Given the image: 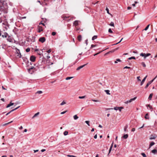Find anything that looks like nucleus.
Returning <instances> with one entry per match:
<instances>
[{"instance_id": "1", "label": "nucleus", "mask_w": 157, "mask_h": 157, "mask_svg": "<svg viewBox=\"0 0 157 157\" xmlns=\"http://www.w3.org/2000/svg\"><path fill=\"white\" fill-rule=\"evenodd\" d=\"M15 49L16 50V53L17 54V56L19 58H21V55L20 50L17 48H16Z\"/></svg>"}, {"instance_id": "2", "label": "nucleus", "mask_w": 157, "mask_h": 157, "mask_svg": "<svg viewBox=\"0 0 157 157\" xmlns=\"http://www.w3.org/2000/svg\"><path fill=\"white\" fill-rule=\"evenodd\" d=\"M157 77V76H156L153 79H152V80L146 84V86H145V89L147 88V87L148 86L153 82V81Z\"/></svg>"}, {"instance_id": "3", "label": "nucleus", "mask_w": 157, "mask_h": 157, "mask_svg": "<svg viewBox=\"0 0 157 157\" xmlns=\"http://www.w3.org/2000/svg\"><path fill=\"white\" fill-rule=\"evenodd\" d=\"M136 98V97H134L132 98L130 100L124 102V103L128 104L131 102L135 100Z\"/></svg>"}, {"instance_id": "4", "label": "nucleus", "mask_w": 157, "mask_h": 157, "mask_svg": "<svg viewBox=\"0 0 157 157\" xmlns=\"http://www.w3.org/2000/svg\"><path fill=\"white\" fill-rule=\"evenodd\" d=\"M157 137V136L155 134H151V136L150 137V140H155V139Z\"/></svg>"}, {"instance_id": "5", "label": "nucleus", "mask_w": 157, "mask_h": 157, "mask_svg": "<svg viewBox=\"0 0 157 157\" xmlns=\"http://www.w3.org/2000/svg\"><path fill=\"white\" fill-rule=\"evenodd\" d=\"M36 57L34 56H30V60L32 62H34L35 61Z\"/></svg>"}, {"instance_id": "6", "label": "nucleus", "mask_w": 157, "mask_h": 157, "mask_svg": "<svg viewBox=\"0 0 157 157\" xmlns=\"http://www.w3.org/2000/svg\"><path fill=\"white\" fill-rule=\"evenodd\" d=\"M46 39L44 37H41L39 38V41L42 43H43L45 41Z\"/></svg>"}, {"instance_id": "7", "label": "nucleus", "mask_w": 157, "mask_h": 157, "mask_svg": "<svg viewBox=\"0 0 157 157\" xmlns=\"http://www.w3.org/2000/svg\"><path fill=\"white\" fill-rule=\"evenodd\" d=\"M37 32L38 33H40V32L42 31L43 30L42 27L39 25H38L37 26Z\"/></svg>"}, {"instance_id": "8", "label": "nucleus", "mask_w": 157, "mask_h": 157, "mask_svg": "<svg viewBox=\"0 0 157 157\" xmlns=\"http://www.w3.org/2000/svg\"><path fill=\"white\" fill-rule=\"evenodd\" d=\"M87 63H86V64H84L82 65V66H81L79 67H78L77 69H76V70L77 71H78L79 70H80V69H81V68H82L83 67H84L87 64Z\"/></svg>"}, {"instance_id": "9", "label": "nucleus", "mask_w": 157, "mask_h": 157, "mask_svg": "<svg viewBox=\"0 0 157 157\" xmlns=\"http://www.w3.org/2000/svg\"><path fill=\"white\" fill-rule=\"evenodd\" d=\"M146 106L147 107L148 109L150 110L151 111V112L152 111V108L151 106L150 105H146Z\"/></svg>"}, {"instance_id": "10", "label": "nucleus", "mask_w": 157, "mask_h": 157, "mask_svg": "<svg viewBox=\"0 0 157 157\" xmlns=\"http://www.w3.org/2000/svg\"><path fill=\"white\" fill-rule=\"evenodd\" d=\"M147 75H146L145 76V77L144 78V79L142 80V81L141 82V84H140V85L141 86H142L143 85V84H144V82H145L147 77Z\"/></svg>"}, {"instance_id": "11", "label": "nucleus", "mask_w": 157, "mask_h": 157, "mask_svg": "<svg viewBox=\"0 0 157 157\" xmlns=\"http://www.w3.org/2000/svg\"><path fill=\"white\" fill-rule=\"evenodd\" d=\"M78 24V21L76 20L74 21L73 25L75 26H77Z\"/></svg>"}, {"instance_id": "12", "label": "nucleus", "mask_w": 157, "mask_h": 157, "mask_svg": "<svg viewBox=\"0 0 157 157\" xmlns=\"http://www.w3.org/2000/svg\"><path fill=\"white\" fill-rule=\"evenodd\" d=\"M8 35V34L7 33L5 32L4 33V34L2 35V37L3 38L5 37L6 38Z\"/></svg>"}, {"instance_id": "13", "label": "nucleus", "mask_w": 157, "mask_h": 157, "mask_svg": "<svg viewBox=\"0 0 157 157\" xmlns=\"http://www.w3.org/2000/svg\"><path fill=\"white\" fill-rule=\"evenodd\" d=\"M155 144V143L154 142H151L149 145V148H150V147H151L153 146Z\"/></svg>"}, {"instance_id": "14", "label": "nucleus", "mask_w": 157, "mask_h": 157, "mask_svg": "<svg viewBox=\"0 0 157 157\" xmlns=\"http://www.w3.org/2000/svg\"><path fill=\"white\" fill-rule=\"evenodd\" d=\"M14 104V103H12L10 102V103L9 104H8L7 106H6V108H8L10 107V106L13 105Z\"/></svg>"}, {"instance_id": "15", "label": "nucleus", "mask_w": 157, "mask_h": 157, "mask_svg": "<svg viewBox=\"0 0 157 157\" xmlns=\"http://www.w3.org/2000/svg\"><path fill=\"white\" fill-rule=\"evenodd\" d=\"M119 108H123L122 107H114V110H118V109H119Z\"/></svg>"}, {"instance_id": "16", "label": "nucleus", "mask_w": 157, "mask_h": 157, "mask_svg": "<svg viewBox=\"0 0 157 157\" xmlns=\"http://www.w3.org/2000/svg\"><path fill=\"white\" fill-rule=\"evenodd\" d=\"M78 40L79 41H81L82 40V36L81 35H79L78 37Z\"/></svg>"}, {"instance_id": "17", "label": "nucleus", "mask_w": 157, "mask_h": 157, "mask_svg": "<svg viewBox=\"0 0 157 157\" xmlns=\"http://www.w3.org/2000/svg\"><path fill=\"white\" fill-rule=\"evenodd\" d=\"M152 96H153V94L152 93L151 94L149 95V96L148 97V99L150 100H151L152 98Z\"/></svg>"}, {"instance_id": "18", "label": "nucleus", "mask_w": 157, "mask_h": 157, "mask_svg": "<svg viewBox=\"0 0 157 157\" xmlns=\"http://www.w3.org/2000/svg\"><path fill=\"white\" fill-rule=\"evenodd\" d=\"M128 134L124 135L123 136V138L125 139H126L128 138Z\"/></svg>"}, {"instance_id": "19", "label": "nucleus", "mask_w": 157, "mask_h": 157, "mask_svg": "<svg viewBox=\"0 0 157 157\" xmlns=\"http://www.w3.org/2000/svg\"><path fill=\"white\" fill-rule=\"evenodd\" d=\"M97 38V36L96 35L92 37V40H94L95 39H96Z\"/></svg>"}, {"instance_id": "20", "label": "nucleus", "mask_w": 157, "mask_h": 157, "mask_svg": "<svg viewBox=\"0 0 157 157\" xmlns=\"http://www.w3.org/2000/svg\"><path fill=\"white\" fill-rule=\"evenodd\" d=\"M105 91L106 92L107 94L108 95L110 94V93H109L110 91L109 90H105Z\"/></svg>"}, {"instance_id": "21", "label": "nucleus", "mask_w": 157, "mask_h": 157, "mask_svg": "<svg viewBox=\"0 0 157 157\" xmlns=\"http://www.w3.org/2000/svg\"><path fill=\"white\" fill-rule=\"evenodd\" d=\"M73 118L75 120H76L78 118V117L77 115H75L73 116Z\"/></svg>"}, {"instance_id": "22", "label": "nucleus", "mask_w": 157, "mask_h": 157, "mask_svg": "<svg viewBox=\"0 0 157 157\" xmlns=\"http://www.w3.org/2000/svg\"><path fill=\"white\" fill-rule=\"evenodd\" d=\"M151 152L154 154H155L156 153V149H153L151 151Z\"/></svg>"}, {"instance_id": "23", "label": "nucleus", "mask_w": 157, "mask_h": 157, "mask_svg": "<svg viewBox=\"0 0 157 157\" xmlns=\"http://www.w3.org/2000/svg\"><path fill=\"white\" fill-rule=\"evenodd\" d=\"M145 118L146 119H149L148 115V113H147L146 114L145 116Z\"/></svg>"}, {"instance_id": "24", "label": "nucleus", "mask_w": 157, "mask_h": 157, "mask_svg": "<svg viewBox=\"0 0 157 157\" xmlns=\"http://www.w3.org/2000/svg\"><path fill=\"white\" fill-rule=\"evenodd\" d=\"M73 78V77H67L66 78V80H69Z\"/></svg>"}, {"instance_id": "25", "label": "nucleus", "mask_w": 157, "mask_h": 157, "mask_svg": "<svg viewBox=\"0 0 157 157\" xmlns=\"http://www.w3.org/2000/svg\"><path fill=\"white\" fill-rule=\"evenodd\" d=\"M39 114V112H37V113H36V114H35L33 116V118H34V117H35L37 116Z\"/></svg>"}, {"instance_id": "26", "label": "nucleus", "mask_w": 157, "mask_h": 157, "mask_svg": "<svg viewBox=\"0 0 157 157\" xmlns=\"http://www.w3.org/2000/svg\"><path fill=\"white\" fill-rule=\"evenodd\" d=\"M128 59L129 60H131V59H136V58L134 56H132L130 57H129L128 58Z\"/></svg>"}, {"instance_id": "27", "label": "nucleus", "mask_w": 157, "mask_h": 157, "mask_svg": "<svg viewBox=\"0 0 157 157\" xmlns=\"http://www.w3.org/2000/svg\"><path fill=\"white\" fill-rule=\"evenodd\" d=\"M141 64L144 67H146V65L144 62H142L141 63Z\"/></svg>"}, {"instance_id": "28", "label": "nucleus", "mask_w": 157, "mask_h": 157, "mask_svg": "<svg viewBox=\"0 0 157 157\" xmlns=\"http://www.w3.org/2000/svg\"><path fill=\"white\" fill-rule=\"evenodd\" d=\"M109 25L111 26H114V23L113 22H111Z\"/></svg>"}, {"instance_id": "29", "label": "nucleus", "mask_w": 157, "mask_h": 157, "mask_svg": "<svg viewBox=\"0 0 157 157\" xmlns=\"http://www.w3.org/2000/svg\"><path fill=\"white\" fill-rule=\"evenodd\" d=\"M66 104V102L64 101H63L60 104L61 105H62Z\"/></svg>"}, {"instance_id": "30", "label": "nucleus", "mask_w": 157, "mask_h": 157, "mask_svg": "<svg viewBox=\"0 0 157 157\" xmlns=\"http://www.w3.org/2000/svg\"><path fill=\"white\" fill-rule=\"evenodd\" d=\"M150 26V25H148L145 28V29H144V30L146 31L147 30L149 26Z\"/></svg>"}, {"instance_id": "31", "label": "nucleus", "mask_w": 157, "mask_h": 157, "mask_svg": "<svg viewBox=\"0 0 157 157\" xmlns=\"http://www.w3.org/2000/svg\"><path fill=\"white\" fill-rule=\"evenodd\" d=\"M128 127V126L127 125H126L124 127V132H126L127 130V128Z\"/></svg>"}, {"instance_id": "32", "label": "nucleus", "mask_w": 157, "mask_h": 157, "mask_svg": "<svg viewBox=\"0 0 157 157\" xmlns=\"http://www.w3.org/2000/svg\"><path fill=\"white\" fill-rule=\"evenodd\" d=\"M141 155L143 156V157H146V154L144 153H141Z\"/></svg>"}, {"instance_id": "33", "label": "nucleus", "mask_w": 157, "mask_h": 157, "mask_svg": "<svg viewBox=\"0 0 157 157\" xmlns=\"http://www.w3.org/2000/svg\"><path fill=\"white\" fill-rule=\"evenodd\" d=\"M145 55V53H140V55L141 56H142V57H144V56Z\"/></svg>"}, {"instance_id": "34", "label": "nucleus", "mask_w": 157, "mask_h": 157, "mask_svg": "<svg viewBox=\"0 0 157 157\" xmlns=\"http://www.w3.org/2000/svg\"><path fill=\"white\" fill-rule=\"evenodd\" d=\"M85 97H86L85 96H79L78 97V98L79 99H82V98H85Z\"/></svg>"}, {"instance_id": "35", "label": "nucleus", "mask_w": 157, "mask_h": 157, "mask_svg": "<svg viewBox=\"0 0 157 157\" xmlns=\"http://www.w3.org/2000/svg\"><path fill=\"white\" fill-rule=\"evenodd\" d=\"M123 38H122L121 39V40H120V41H119V42H117V43H116V44H113V45H116V44H118L119 43H120V42H121V41L122 40H123Z\"/></svg>"}, {"instance_id": "36", "label": "nucleus", "mask_w": 157, "mask_h": 157, "mask_svg": "<svg viewBox=\"0 0 157 157\" xmlns=\"http://www.w3.org/2000/svg\"><path fill=\"white\" fill-rule=\"evenodd\" d=\"M30 50V48H27L26 49V51L27 52H29Z\"/></svg>"}, {"instance_id": "37", "label": "nucleus", "mask_w": 157, "mask_h": 157, "mask_svg": "<svg viewBox=\"0 0 157 157\" xmlns=\"http://www.w3.org/2000/svg\"><path fill=\"white\" fill-rule=\"evenodd\" d=\"M43 93L42 91H38L36 92V93H37L38 94H41Z\"/></svg>"}, {"instance_id": "38", "label": "nucleus", "mask_w": 157, "mask_h": 157, "mask_svg": "<svg viewBox=\"0 0 157 157\" xmlns=\"http://www.w3.org/2000/svg\"><path fill=\"white\" fill-rule=\"evenodd\" d=\"M68 132H67V131H65L64 133H63V134L64 135H65V136H66L68 134Z\"/></svg>"}, {"instance_id": "39", "label": "nucleus", "mask_w": 157, "mask_h": 157, "mask_svg": "<svg viewBox=\"0 0 157 157\" xmlns=\"http://www.w3.org/2000/svg\"><path fill=\"white\" fill-rule=\"evenodd\" d=\"M85 122L89 126H90V125L89 124V121H85Z\"/></svg>"}, {"instance_id": "40", "label": "nucleus", "mask_w": 157, "mask_h": 157, "mask_svg": "<svg viewBox=\"0 0 157 157\" xmlns=\"http://www.w3.org/2000/svg\"><path fill=\"white\" fill-rule=\"evenodd\" d=\"M13 111V110H10L9 112L8 113H7L6 114V116L8 115H9V114H10L11 112H12Z\"/></svg>"}, {"instance_id": "41", "label": "nucleus", "mask_w": 157, "mask_h": 157, "mask_svg": "<svg viewBox=\"0 0 157 157\" xmlns=\"http://www.w3.org/2000/svg\"><path fill=\"white\" fill-rule=\"evenodd\" d=\"M56 32H53L52 33V36H55L56 35Z\"/></svg>"}, {"instance_id": "42", "label": "nucleus", "mask_w": 157, "mask_h": 157, "mask_svg": "<svg viewBox=\"0 0 157 157\" xmlns=\"http://www.w3.org/2000/svg\"><path fill=\"white\" fill-rule=\"evenodd\" d=\"M96 46V45H93V44H92L91 45V47L90 48H93V47H95Z\"/></svg>"}, {"instance_id": "43", "label": "nucleus", "mask_w": 157, "mask_h": 157, "mask_svg": "<svg viewBox=\"0 0 157 157\" xmlns=\"http://www.w3.org/2000/svg\"><path fill=\"white\" fill-rule=\"evenodd\" d=\"M108 32L109 33H112L113 32L111 29H109Z\"/></svg>"}, {"instance_id": "44", "label": "nucleus", "mask_w": 157, "mask_h": 157, "mask_svg": "<svg viewBox=\"0 0 157 157\" xmlns=\"http://www.w3.org/2000/svg\"><path fill=\"white\" fill-rule=\"evenodd\" d=\"M145 55L147 57L151 55V54L149 53H147L146 54H145Z\"/></svg>"}, {"instance_id": "45", "label": "nucleus", "mask_w": 157, "mask_h": 157, "mask_svg": "<svg viewBox=\"0 0 157 157\" xmlns=\"http://www.w3.org/2000/svg\"><path fill=\"white\" fill-rule=\"evenodd\" d=\"M91 100L93 101H94V102H98L99 101L98 100H95V99H92Z\"/></svg>"}, {"instance_id": "46", "label": "nucleus", "mask_w": 157, "mask_h": 157, "mask_svg": "<svg viewBox=\"0 0 157 157\" xmlns=\"http://www.w3.org/2000/svg\"><path fill=\"white\" fill-rule=\"evenodd\" d=\"M130 68V67H128L127 66L125 67L124 69H129Z\"/></svg>"}, {"instance_id": "47", "label": "nucleus", "mask_w": 157, "mask_h": 157, "mask_svg": "<svg viewBox=\"0 0 157 157\" xmlns=\"http://www.w3.org/2000/svg\"><path fill=\"white\" fill-rule=\"evenodd\" d=\"M39 24L40 25H43V26H45V24L43 23H42L41 22H40Z\"/></svg>"}, {"instance_id": "48", "label": "nucleus", "mask_w": 157, "mask_h": 157, "mask_svg": "<svg viewBox=\"0 0 157 157\" xmlns=\"http://www.w3.org/2000/svg\"><path fill=\"white\" fill-rule=\"evenodd\" d=\"M34 68L33 67H32L31 68H30L29 69V71H31V70H32V69H33Z\"/></svg>"}, {"instance_id": "49", "label": "nucleus", "mask_w": 157, "mask_h": 157, "mask_svg": "<svg viewBox=\"0 0 157 157\" xmlns=\"http://www.w3.org/2000/svg\"><path fill=\"white\" fill-rule=\"evenodd\" d=\"M20 106H19L18 107H17L16 108L13 109H12V110H13V111L17 109H18L19 107H20Z\"/></svg>"}, {"instance_id": "50", "label": "nucleus", "mask_w": 157, "mask_h": 157, "mask_svg": "<svg viewBox=\"0 0 157 157\" xmlns=\"http://www.w3.org/2000/svg\"><path fill=\"white\" fill-rule=\"evenodd\" d=\"M137 80L138 81H141V79H140V76H138L137 77Z\"/></svg>"}, {"instance_id": "51", "label": "nucleus", "mask_w": 157, "mask_h": 157, "mask_svg": "<svg viewBox=\"0 0 157 157\" xmlns=\"http://www.w3.org/2000/svg\"><path fill=\"white\" fill-rule=\"evenodd\" d=\"M67 111H63V112H62L60 114H64Z\"/></svg>"}, {"instance_id": "52", "label": "nucleus", "mask_w": 157, "mask_h": 157, "mask_svg": "<svg viewBox=\"0 0 157 157\" xmlns=\"http://www.w3.org/2000/svg\"><path fill=\"white\" fill-rule=\"evenodd\" d=\"M106 10L107 11V13L109 14V10L108 9V8H106Z\"/></svg>"}, {"instance_id": "53", "label": "nucleus", "mask_w": 157, "mask_h": 157, "mask_svg": "<svg viewBox=\"0 0 157 157\" xmlns=\"http://www.w3.org/2000/svg\"><path fill=\"white\" fill-rule=\"evenodd\" d=\"M51 51V49H49V50H48V51H47V52L48 53H50Z\"/></svg>"}, {"instance_id": "54", "label": "nucleus", "mask_w": 157, "mask_h": 157, "mask_svg": "<svg viewBox=\"0 0 157 157\" xmlns=\"http://www.w3.org/2000/svg\"><path fill=\"white\" fill-rule=\"evenodd\" d=\"M135 131V128H133L132 129L131 131L134 132Z\"/></svg>"}, {"instance_id": "55", "label": "nucleus", "mask_w": 157, "mask_h": 157, "mask_svg": "<svg viewBox=\"0 0 157 157\" xmlns=\"http://www.w3.org/2000/svg\"><path fill=\"white\" fill-rule=\"evenodd\" d=\"M112 147H110V148L109 150V153L110 152V151L112 150Z\"/></svg>"}, {"instance_id": "56", "label": "nucleus", "mask_w": 157, "mask_h": 157, "mask_svg": "<svg viewBox=\"0 0 157 157\" xmlns=\"http://www.w3.org/2000/svg\"><path fill=\"white\" fill-rule=\"evenodd\" d=\"M112 147H110V148L109 150V153L110 152V151L112 150Z\"/></svg>"}, {"instance_id": "57", "label": "nucleus", "mask_w": 157, "mask_h": 157, "mask_svg": "<svg viewBox=\"0 0 157 157\" xmlns=\"http://www.w3.org/2000/svg\"><path fill=\"white\" fill-rule=\"evenodd\" d=\"M97 134H96L94 136V138L95 139H96L97 138Z\"/></svg>"}, {"instance_id": "58", "label": "nucleus", "mask_w": 157, "mask_h": 157, "mask_svg": "<svg viewBox=\"0 0 157 157\" xmlns=\"http://www.w3.org/2000/svg\"><path fill=\"white\" fill-rule=\"evenodd\" d=\"M46 151V150L45 149H42L41 150V152H44V151Z\"/></svg>"}, {"instance_id": "59", "label": "nucleus", "mask_w": 157, "mask_h": 157, "mask_svg": "<svg viewBox=\"0 0 157 157\" xmlns=\"http://www.w3.org/2000/svg\"><path fill=\"white\" fill-rule=\"evenodd\" d=\"M113 108H107L106 109V110H111V109H113Z\"/></svg>"}, {"instance_id": "60", "label": "nucleus", "mask_w": 157, "mask_h": 157, "mask_svg": "<svg viewBox=\"0 0 157 157\" xmlns=\"http://www.w3.org/2000/svg\"><path fill=\"white\" fill-rule=\"evenodd\" d=\"M116 61H118V62H121V60L119 59H116Z\"/></svg>"}, {"instance_id": "61", "label": "nucleus", "mask_w": 157, "mask_h": 157, "mask_svg": "<svg viewBox=\"0 0 157 157\" xmlns=\"http://www.w3.org/2000/svg\"><path fill=\"white\" fill-rule=\"evenodd\" d=\"M131 7H130V6H128V7H127V9L128 10H130L131 9Z\"/></svg>"}, {"instance_id": "62", "label": "nucleus", "mask_w": 157, "mask_h": 157, "mask_svg": "<svg viewBox=\"0 0 157 157\" xmlns=\"http://www.w3.org/2000/svg\"><path fill=\"white\" fill-rule=\"evenodd\" d=\"M38 151H39V150H34V153H35V152H38Z\"/></svg>"}, {"instance_id": "63", "label": "nucleus", "mask_w": 157, "mask_h": 157, "mask_svg": "<svg viewBox=\"0 0 157 157\" xmlns=\"http://www.w3.org/2000/svg\"><path fill=\"white\" fill-rule=\"evenodd\" d=\"M85 43H86V45H87V44H88L87 40H85Z\"/></svg>"}, {"instance_id": "64", "label": "nucleus", "mask_w": 157, "mask_h": 157, "mask_svg": "<svg viewBox=\"0 0 157 157\" xmlns=\"http://www.w3.org/2000/svg\"><path fill=\"white\" fill-rule=\"evenodd\" d=\"M19 129H22L23 128V127H22V126H21L20 127H19Z\"/></svg>"}]
</instances>
